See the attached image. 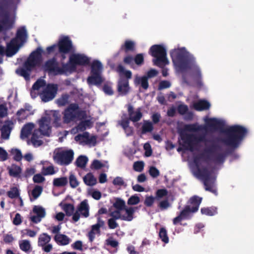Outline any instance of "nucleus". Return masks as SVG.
Listing matches in <instances>:
<instances>
[{"label":"nucleus","mask_w":254,"mask_h":254,"mask_svg":"<svg viewBox=\"0 0 254 254\" xmlns=\"http://www.w3.org/2000/svg\"><path fill=\"white\" fill-rule=\"evenodd\" d=\"M223 158L221 149L213 145L206 148L200 155L190 161V166L194 176L203 181L206 190L214 193H216L214 187L216 176L208 169L209 162L212 160L220 161Z\"/></svg>","instance_id":"1"},{"label":"nucleus","mask_w":254,"mask_h":254,"mask_svg":"<svg viewBox=\"0 0 254 254\" xmlns=\"http://www.w3.org/2000/svg\"><path fill=\"white\" fill-rule=\"evenodd\" d=\"M204 121L205 126L198 124L186 125L184 130L181 132L179 142L184 149L191 151L198 149L202 143H205L207 127L218 129L223 127L225 124L223 120L217 118L205 117Z\"/></svg>","instance_id":"2"},{"label":"nucleus","mask_w":254,"mask_h":254,"mask_svg":"<svg viewBox=\"0 0 254 254\" xmlns=\"http://www.w3.org/2000/svg\"><path fill=\"white\" fill-rule=\"evenodd\" d=\"M170 55L177 71H186L198 85L202 82L201 72L195 58L184 47H177L170 51Z\"/></svg>","instance_id":"3"},{"label":"nucleus","mask_w":254,"mask_h":254,"mask_svg":"<svg viewBox=\"0 0 254 254\" xmlns=\"http://www.w3.org/2000/svg\"><path fill=\"white\" fill-rule=\"evenodd\" d=\"M90 58L83 54L74 53L69 57V63L64 65L62 68L59 66L55 60L48 61L42 66L44 70L51 75L61 74L71 72L75 69L76 65H85L90 62Z\"/></svg>","instance_id":"4"},{"label":"nucleus","mask_w":254,"mask_h":254,"mask_svg":"<svg viewBox=\"0 0 254 254\" xmlns=\"http://www.w3.org/2000/svg\"><path fill=\"white\" fill-rule=\"evenodd\" d=\"M77 119H81V121L77 127L71 130L72 134L89 128L93 125V121L90 117L85 115L84 113H80L76 104H71L64 112V121L65 123H69L76 121Z\"/></svg>","instance_id":"5"},{"label":"nucleus","mask_w":254,"mask_h":254,"mask_svg":"<svg viewBox=\"0 0 254 254\" xmlns=\"http://www.w3.org/2000/svg\"><path fill=\"white\" fill-rule=\"evenodd\" d=\"M58 86L56 84L46 85V82L42 79H38L33 85L31 91V95L33 98L39 95L41 100L47 102L53 100L56 96Z\"/></svg>","instance_id":"6"},{"label":"nucleus","mask_w":254,"mask_h":254,"mask_svg":"<svg viewBox=\"0 0 254 254\" xmlns=\"http://www.w3.org/2000/svg\"><path fill=\"white\" fill-rule=\"evenodd\" d=\"M226 137L222 142L231 148L238 147L242 140L246 136L247 129L240 125H234L228 127L225 129Z\"/></svg>","instance_id":"7"},{"label":"nucleus","mask_w":254,"mask_h":254,"mask_svg":"<svg viewBox=\"0 0 254 254\" xmlns=\"http://www.w3.org/2000/svg\"><path fill=\"white\" fill-rule=\"evenodd\" d=\"M54 121L56 127L61 126V115L57 111H46L44 115L39 121V132L44 136H49L52 132L51 121Z\"/></svg>","instance_id":"8"},{"label":"nucleus","mask_w":254,"mask_h":254,"mask_svg":"<svg viewBox=\"0 0 254 254\" xmlns=\"http://www.w3.org/2000/svg\"><path fill=\"white\" fill-rule=\"evenodd\" d=\"M20 0H8L4 9L3 13L0 16V31L11 28L16 17L17 5Z\"/></svg>","instance_id":"9"},{"label":"nucleus","mask_w":254,"mask_h":254,"mask_svg":"<svg viewBox=\"0 0 254 254\" xmlns=\"http://www.w3.org/2000/svg\"><path fill=\"white\" fill-rule=\"evenodd\" d=\"M27 38V34L25 28L24 27L19 28L17 30L16 38L7 44L5 52L4 48L0 46V54L2 55L5 53L8 57L14 55L26 42Z\"/></svg>","instance_id":"10"},{"label":"nucleus","mask_w":254,"mask_h":254,"mask_svg":"<svg viewBox=\"0 0 254 254\" xmlns=\"http://www.w3.org/2000/svg\"><path fill=\"white\" fill-rule=\"evenodd\" d=\"M43 50L39 48L33 52L24 64V68H20L16 70V73L27 79L29 78L30 71L34 67L39 66L42 61Z\"/></svg>","instance_id":"11"},{"label":"nucleus","mask_w":254,"mask_h":254,"mask_svg":"<svg viewBox=\"0 0 254 254\" xmlns=\"http://www.w3.org/2000/svg\"><path fill=\"white\" fill-rule=\"evenodd\" d=\"M74 152L66 147H59L56 148L52 155L54 162L60 165H68L73 160Z\"/></svg>","instance_id":"12"},{"label":"nucleus","mask_w":254,"mask_h":254,"mask_svg":"<svg viewBox=\"0 0 254 254\" xmlns=\"http://www.w3.org/2000/svg\"><path fill=\"white\" fill-rule=\"evenodd\" d=\"M201 200L202 198L197 196L191 197L189 201V204L185 207L178 216L174 219L173 223L176 225L183 219L189 218L191 213L197 211Z\"/></svg>","instance_id":"13"},{"label":"nucleus","mask_w":254,"mask_h":254,"mask_svg":"<svg viewBox=\"0 0 254 254\" xmlns=\"http://www.w3.org/2000/svg\"><path fill=\"white\" fill-rule=\"evenodd\" d=\"M72 42L67 36L61 37L57 45H53L47 48L48 54L57 53L58 51L62 54H65L73 50Z\"/></svg>","instance_id":"14"},{"label":"nucleus","mask_w":254,"mask_h":254,"mask_svg":"<svg viewBox=\"0 0 254 254\" xmlns=\"http://www.w3.org/2000/svg\"><path fill=\"white\" fill-rule=\"evenodd\" d=\"M149 53L155 58L153 61L155 65L161 67L169 64L166 57V49L163 45L152 46L150 49Z\"/></svg>","instance_id":"15"},{"label":"nucleus","mask_w":254,"mask_h":254,"mask_svg":"<svg viewBox=\"0 0 254 254\" xmlns=\"http://www.w3.org/2000/svg\"><path fill=\"white\" fill-rule=\"evenodd\" d=\"M103 66L99 61H94L91 64V74L87 78V82L89 85H100L103 79L101 75Z\"/></svg>","instance_id":"16"},{"label":"nucleus","mask_w":254,"mask_h":254,"mask_svg":"<svg viewBox=\"0 0 254 254\" xmlns=\"http://www.w3.org/2000/svg\"><path fill=\"white\" fill-rule=\"evenodd\" d=\"M136 208L133 207H126L122 211H115L112 213V216L116 219L130 221L133 218V214Z\"/></svg>","instance_id":"17"},{"label":"nucleus","mask_w":254,"mask_h":254,"mask_svg":"<svg viewBox=\"0 0 254 254\" xmlns=\"http://www.w3.org/2000/svg\"><path fill=\"white\" fill-rule=\"evenodd\" d=\"M80 215L87 218L89 215V205L87 200H84L78 205L76 211L72 215V219L77 222L79 220Z\"/></svg>","instance_id":"18"},{"label":"nucleus","mask_w":254,"mask_h":254,"mask_svg":"<svg viewBox=\"0 0 254 254\" xmlns=\"http://www.w3.org/2000/svg\"><path fill=\"white\" fill-rule=\"evenodd\" d=\"M30 220L34 223H37L41 221V219L45 216V209L41 206L35 205L31 213Z\"/></svg>","instance_id":"19"},{"label":"nucleus","mask_w":254,"mask_h":254,"mask_svg":"<svg viewBox=\"0 0 254 254\" xmlns=\"http://www.w3.org/2000/svg\"><path fill=\"white\" fill-rule=\"evenodd\" d=\"M51 240V237L46 233H43L39 236L38 245L43 247V250L46 252H49L52 249V245L48 244Z\"/></svg>","instance_id":"20"},{"label":"nucleus","mask_w":254,"mask_h":254,"mask_svg":"<svg viewBox=\"0 0 254 254\" xmlns=\"http://www.w3.org/2000/svg\"><path fill=\"white\" fill-rule=\"evenodd\" d=\"M130 91L127 79L120 78L118 83V91L120 95H127Z\"/></svg>","instance_id":"21"},{"label":"nucleus","mask_w":254,"mask_h":254,"mask_svg":"<svg viewBox=\"0 0 254 254\" xmlns=\"http://www.w3.org/2000/svg\"><path fill=\"white\" fill-rule=\"evenodd\" d=\"M13 127V123L11 121H7L5 122L4 125L1 129V138L4 139H8L11 131Z\"/></svg>","instance_id":"22"},{"label":"nucleus","mask_w":254,"mask_h":254,"mask_svg":"<svg viewBox=\"0 0 254 254\" xmlns=\"http://www.w3.org/2000/svg\"><path fill=\"white\" fill-rule=\"evenodd\" d=\"M128 112L130 120L133 122L138 121L142 117V114L139 109L134 111L132 107L129 105L128 106Z\"/></svg>","instance_id":"23"},{"label":"nucleus","mask_w":254,"mask_h":254,"mask_svg":"<svg viewBox=\"0 0 254 254\" xmlns=\"http://www.w3.org/2000/svg\"><path fill=\"white\" fill-rule=\"evenodd\" d=\"M104 224V221L98 219V223L92 226V230L88 234V237L91 242L93 241L95 235L99 233V229L101 227H102Z\"/></svg>","instance_id":"24"},{"label":"nucleus","mask_w":254,"mask_h":254,"mask_svg":"<svg viewBox=\"0 0 254 254\" xmlns=\"http://www.w3.org/2000/svg\"><path fill=\"white\" fill-rule=\"evenodd\" d=\"M34 128V125L32 123H28L24 125L21 130L20 138L25 139L28 137Z\"/></svg>","instance_id":"25"},{"label":"nucleus","mask_w":254,"mask_h":254,"mask_svg":"<svg viewBox=\"0 0 254 254\" xmlns=\"http://www.w3.org/2000/svg\"><path fill=\"white\" fill-rule=\"evenodd\" d=\"M134 83L135 86L140 85L144 89H147L148 87V78L146 76L136 75L134 77Z\"/></svg>","instance_id":"26"},{"label":"nucleus","mask_w":254,"mask_h":254,"mask_svg":"<svg viewBox=\"0 0 254 254\" xmlns=\"http://www.w3.org/2000/svg\"><path fill=\"white\" fill-rule=\"evenodd\" d=\"M31 114V107L28 106L25 108H22L18 110L16 113L17 119L19 121H22L26 119Z\"/></svg>","instance_id":"27"},{"label":"nucleus","mask_w":254,"mask_h":254,"mask_svg":"<svg viewBox=\"0 0 254 254\" xmlns=\"http://www.w3.org/2000/svg\"><path fill=\"white\" fill-rule=\"evenodd\" d=\"M42 134L39 132L38 130H35L32 134L31 142L35 147H38L41 145L43 141L41 139Z\"/></svg>","instance_id":"28"},{"label":"nucleus","mask_w":254,"mask_h":254,"mask_svg":"<svg viewBox=\"0 0 254 254\" xmlns=\"http://www.w3.org/2000/svg\"><path fill=\"white\" fill-rule=\"evenodd\" d=\"M109 167L107 161H101L98 160H93L90 166L92 169L99 170L102 168H105L107 170L109 169Z\"/></svg>","instance_id":"29"},{"label":"nucleus","mask_w":254,"mask_h":254,"mask_svg":"<svg viewBox=\"0 0 254 254\" xmlns=\"http://www.w3.org/2000/svg\"><path fill=\"white\" fill-rule=\"evenodd\" d=\"M193 106L195 110L202 111L208 109L210 106V104L205 100H200L194 103Z\"/></svg>","instance_id":"30"},{"label":"nucleus","mask_w":254,"mask_h":254,"mask_svg":"<svg viewBox=\"0 0 254 254\" xmlns=\"http://www.w3.org/2000/svg\"><path fill=\"white\" fill-rule=\"evenodd\" d=\"M84 183L88 186H93L97 184V179L93 174L89 173L83 178Z\"/></svg>","instance_id":"31"},{"label":"nucleus","mask_w":254,"mask_h":254,"mask_svg":"<svg viewBox=\"0 0 254 254\" xmlns=\"http://www.w3.org/2000/svg\"><path fill=\"white\" fill-rule=\"evenodd\" d=\"M56 242L61 245H66L69 244L70 239L66 236L61 234H57L55 237Z\"/></svg>","instance_id":"32"},{"label":"nucleus","mask_w":254,"mask_h":254,"mask_svg":"<svg viewBox=\"0 0 254 254\" xmlns=\"http://www.w3.org/2000/svg\"><path fill=\"white\" fill-rule=\"evenodd\" d=\"M85 139V145L88 146H94L97 143V136L94 135L90 134L87 132Z\"/></svg>","instance_id":"33"},{"label":"nucleus","mask_w":254,"mask_h":254,"mask_svg":"<svg viewBox=\"0 0 254 254\" xmlns=\"http://www.w3.org/2000/svg\"><path fill=\"white\" fill-rule=\"evenodd\" d=\"M9 175L13 177H18L21 173V168L17 165H12L8 167Z\"/></svg>","instance_id":"34"},{"label":"nucleus","mask_w":254,"mask_h":254,"mask_svg":"<svg viewBox=\"0 0 254 254\" xmlns=\"http://www.w3.org/2000/svg\"><path fill=\"white\" fill-rule=\"evenodd\" d=\"M68 181L66 177H60L55 178L53 180V185L56 187H62L65 186L67 184Z\"/></svg>","instance_id":"35"},{"label":"nucleus","mask_w":254,"mask_h":254,"mask_svg":"<svg viewBox=\"0 0 254 254\" xmlns=\"http://www.w3.org/2000/svg\"><path fill=\"white\" fill-rule=\"evenodd\" d=\"M119 124L125 130V131L127 135L129 136L132 134L133 130L132 128L129 127V122L127 120H122L119 122Z\"/></svg>","instance_id":"36"},{"label":"nucleus","mask_w":254,"mask_h":254,"mask_svg":"<svg viewBox=\"0 0 254 254\" xmlns=\"http://www.w3.org/2000/svg\"><path fill=\"white\" fill-rule=\"evenodd\" d=\"M59 205L66 212V215L70 216L73 214L74 207L71 204H65L63 202H61Z\"/></svg>","instance_id":"37"},{"label":"nucleus","mask_w":254,"mask_h":254,"mask_svg":"<svg viewBox=\"0 0 254 254\" xmlns=\"http://www.w3.org/2000/svg\"><path fill=\"white\" fill-rule=\"evenodd\" d=\"M19 245L20 249L25 252H28L31 250V244L28 240H21L19 242Z\"/></svg>","instance_id":"38"},{"label":"nucleus","mask_w":254,"mask_h":254,"mask_svg":"<svg viewBox=\"0 0 254 254\" xmlns=\"http://www.w3.org/2000/svg\"><path fill=\"white\" fill-rule=\"evenodd\" d=\"M202 214L207 216H213L217 213V209L216 207H204L201 209Z\"/></svg>","instance_id":"39"},{"label":"nucleus","mask_w":254,"mask_h":254,"mask_svg":"<svg viewBox=\"0 0 254 254\" xmlns=\"http://www.w3.org/2000/svg\"><path fill=\"white\" fill-rule=\"evenodd\" d=\"M117 71L121 76H125L127 79H130L131 77L132 73L130 71L126 70L124 67L122 65H119L117 68Z\"/></svg>","instance_id":"40"},{"label":"nucleus","mask_w":254,"mask_h":254,"mask_svg":"<svg viewBox=\"0 0 254 254\" xmlns=\"http://www.w3.org/2000/svg\"><path fill=\"white\" fill-rule=\"evenodd\" d=\"M37 234V231H35L34 230H32L29 229H25L22 230L21 231V237L22 238L26 237L34 238L36 236Z\"/></svg>","instance_id":"41"},{"label":"nucleus","mask_w":254,"mask_h":254,"mask_svg":"<svg viewBox=\"0 0 254 254\" xmlns=\"http://www.w3.org/2000/svg\"><path fill=\"white\" fill-rule=\"evenodd\" d=\"M88 161V158L83 155L80 156L76 160V163L78 167H84Z\"/></svg>","instance_id":"42"},{"label":"nucleus","mask_w":254,"mask_h":254,"mask_svg":"<svg viewBox=\"0 0 254 254\" xmlns=\"http://www.w3.org/2000/svg\"><path fill=\"white\" fill-rule=\"evenodd\" d=\"M140 202V198L139 196L135 194L131 195L127 200V203L129 205H135Z\"/></svg>","instance_id":"43"},{"label":"nucleus","mask_w":254,"mask_h":254,"mask_svg":"<svg viewBox=\"0 0 254 254\" xmlns=\"http://www.w3.org/2000/svg\"><path fill=\"white\" fill-rule=\"evenodd\" d=\"M41 172L44 175H52L56 173L54 166L50 165L48 167H43L41 170Z\"/></svg>","instance_id":"44"},{"label":"nucleus","mask_w":254,"mask_h":254,"mask_svg":"<svg viewBox=\"0 0 254 254\" xmlns=\"http://www.w3.org/2000/svg\"><path fill=\"white\" fill-rule=\"evenodd\" d=\"M86 133L87 132H85L82 134H79L75 136L74 139L76 142L81 145H85Z\"/></svg>","instance_id":"45"},{"label":"nucleus","mask_w":254,"mask_h":254,"mask_svg":"<svg viewBox=\"0 0 254 254\" xmlns=\"http://www.w3.org/2000/svg\"><path fill=\"white\" fill-rule=\"evenodd\" d=\"M153 129V126L151 122L144 121L142 127V133H145L147 132H150Z\"/></svg>","instance_id":"46"},{"label":"nucleus","mask_w":254,"mask_h":254,"mask_svg":"<svg viewBox=\"0 0 254 254\" xmlns=\"http://www.w3.org/2000/svg\"><path fill=\"white\" fill-rule=\"evenodd\" d=\"M10 153L13 156L14 159L16 161H20L22 158V155L21 151L17 149H11Z\"/></svg>","instance_id":"47"},{"label":"nucleus","mask_w":254,"mask_h":254,"mask_svg":"<svg viewBox=\"0 0 254 254\" xmlns=\"http://www.w3.org/2000/svg\"><path fill=\"white\" fill-rule=\"evenodd\" d=\"M69 181L70 186L72 188H75L79 185V182L78 181L75 176L72 173H70L69 177Z\"/></svg>","instance_id":"48"},{"label":"nucleus","mask_w":254,"mask_h":254,"mask_svg":"<svg viewBox=\"0 0 254 254\" xmlns=\"http://www.w3.org/2000/svg\"><path fill=\"white\" fill-rule=\"evenodd\" d=\"M114 206L118 209L117 211H122L126 207L125 201L121 199H117L114 203Z\"/></svg>","instance_id":"49"},{"label":"nucleus","mask_w":254,"mask_h":254,"mask_svg":"<svg viewBox=\"0 0 254 254\" xmlns=\"http://www.w3.org/2000/svg\"><path fill=\"white\" fill-rule=\"evenodd\" d=\"M69 97L66 95H63L57 100L59 106H64L70 102Z\"/></svg>","instance_id":"50"},{"label":"nucleus","mask_w":254,"mask_h":254,"mask_svg":"<svg viewBox=\"0 0 254 254\" xmlns=\"http://www.w3.org/2000/svg\"><path fill=\"white\" fill-rule=\"evenodd\" d=\"M43 189L41 187L37 186L32 190L31 194L34 199L38 198L41 194Z\"/></svg>","instance_id":"51"},{"label":"nucleus","mask_w":254,"mask_h":254,"mask_svg":"<svg viewBox=\"0 0 254 254\" xmlns=\"http://www.w3.org/2000/svg\"><path fill=\"white\" fill-rule=\"evenodd\" d=\"M159 236L162 241L167 244L169 242V238L167 236V231L165 228H161L159 232Z\"/></svg>","instance_id":"52"},{"label":"nucleus","mask_w":254,"mask_h":254,"mask_svg":"<svg viewBox=\"0 0 254 254\" xmlns=\"http://www.w3.org/2000/svg\"><path fill=\"white\" fill-rule=\"evenodd\" d=\"M144 163L143 161H136L133 164V169L138 172H141L144 168Z\"/></svg>","instance_id":"53"},{"label":"nucleus","mask_w":254,"mask_h":254,"mask_svg":"<svg viewBox=\"0 0 254 254\" xmlns=\"http://www.w3.org/2000/svg\"><path fill=\"white\" fill-rule=\"evenodd\" d=\"M8 196L11 198L19 197V190L16 187L12 188L7 192Z\"/></svg>","instance_id":"54"},{"label":"nucleus","mask_w":254,"mask_h":254,"mask_svg":"<svg viewBox=\"0 0 254 254\" xmlns=\"http://www.w3.org/2000/svg\"><path fill=\"white\" fill-rule=\"evenodd\" d=\"M88 193L96 200L100 199L101 197V193L96 190H89Z\"/></svg>","instance_id":"55"},{"label":"nucleus","mask_w":254,"mask_h":254,"mask_svg":"<svg viewBox=\"0 0 254 254\" xmlns=\"http://www.w3.org/2000/svg\"><path fill=\"white\" fill-rule=\"evenodd\" d=\"M149 173L153 178H156L160 175L159 171L155 167L151 166L149 168Z\"/></svg>","instance_id":"56"},{"label":"nucleus","mask_w":254,"mask_h":254,"mask_svg":"<svg viewBox=\"0 0 254 254\" xmlns=\"http://www.w3.org/2000/svg\"><path fill=\"white\" fill-rule=\"evenodd\" d=\"M145 150V155L146 157L150 156L152 154V151L151 145L149 143H146L144 144L143 146Z\"/></svg>","instance_id":"57"},{"label":"nucleus","mask_w":254,"mask_h":254,"mask_svg":"<svg viewBox=\"0 0 254 254\" xmlns=\"http://www.w3.org/2000/svg\"><path fill=\"white\" fill-rule=\"evenodd\" d=\"M134 63L138 65H141L144 61V56L142 54H137L134 59Z\"/></svg>","instance_id":"58"},{"label":"nucleus","mask_w":254,"mask_h":254,"mask_svg":"<svg viewBox=\"0 0 254 254\" xmlns=\"http://www.w3.org/2000/svg\"><path fill=\"white\" fill-rule=\"evenodd\" d=\"M155 198L153 196H146L144 204L147 206H151L154 203Z\"/></svg>","instance_id":"59"},{"label":"nucleus","mask_w":254,"mask_h":254,"mask_svg":"<svg viewBox=\"0 0 254 254\" xmlns=\"http://www.w3.org/2000/svg\"><path fill=\"white\" fill-rule=\"evenodd\" d=\"M45 179L42 175L40 174H37L33 176V180L34 183H41L45 181Z\"/></svg>","instance_id":"60"},{"label":"nucleus","mask_w":254,"mask_h":254,"mask_svg":"<svg viewBox=\"0 0 254 254\" xmlns=\"http://www.w3.org/2000/svg\"><path fill=\"white\" fill-rule=\"evenodd\" d=\"M8 158V153L3 148L0 147V161H4Z\"/></svg>","instance_id":"61"},{"label":"nucleus","mask_w":254,"mask_h":254,"mask_svg":"<svg viewBox=\"0 0 254 254\" xmlns=\"http://www.w3.org/2000/svg\"><path fill=\"white\" fill-rule=\"evenodd\" d=\"M113 183L115 186H121L124 185L125 182L122 177H117L114 179Z\"/></svg>","instance_id":"62"},{"label":"nucleus","mask_w":254,"mask_h":254,"mask_svg":"<svg viewBox=\"0 0 254 254\" xmlns=\"http://www.w3.org/2000/svg\"><path fill=\"white\" fill-rule=\"evenodd\" d=\"M135 46V44L133 41L127 40L125 43L124 47L126 50H132L133 49Z\"/></svg>","instance_id":"63"},{"label":"nucleus","mask_w":254,"mask_h":254,"mask_svg":"<svg viewBox=\"0 0 254 254\" xmlns=\"http://www.w3.org/2000/svg\"><path fill=\"white\" fill-rule=\"evenodd\" d=\"M167 194V191L165 189H160L156 192V197L158 198H161L165 196Z\"/></svg>","instance_id":"64"}]
</instances>
